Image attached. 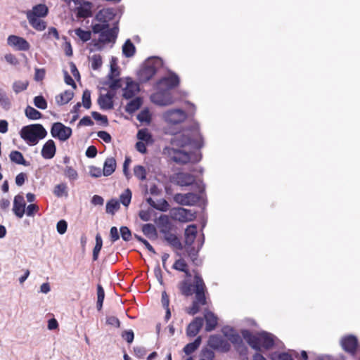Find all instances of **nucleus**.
I'll return each instance as SVG.
<instances>
[{"mask_svg":"<svg viewBox=\"0 0 360 360\" xmlns=\"http://www.w3.org/2000/svg\"><path fill=\"white\" fill-rule=\"evenodd\" d=\"M171 146L164 148V154L177 164L185 165L196 162L200 158L188 149H199L202 147L203 141L198 124H193L190 128L184 129L175 134L170 141Z\"/></svg>","mask_w":360,"mask_h":360,"instance_id":"nucleus-1","label":"nucleus"},{"mask_svg":"<svg viewBox=\"0 0 360 360\" xmlns=\"http://www.w3.org/2000/svg\"><path fill=\"white\" fill-rule=\"evenodd\" d=\"M92 31L95 34H99V37L97 41H93L91 44L94 46V49L101 50L106 44L115 42L118 27L115 25L110 28L106 23H95L92 25Z\"/></svg>","mask_w":360,"mask_h":360,"instance_id":"nucleus-2","label":"nucleus"},{"mask_svg":"<svg viewBox=\"0 0 360 360\" xmlns=\"http://www.w3.org/2000/svg\"><path fill=\"white\" fill-rule=\"evenodd\" d=\"M241 333L248 343L256 350H260L262 347L269 349L274 342V336L266 332L254 335L249 330H243Z\"/></svg>","mask_w":360,"mask_h":360,"instance_id":"nucleus-3","label":"nucleus"},{"mask_svg":"<svg viewBox=\"0 0 360 360\" xmlns=\"http://www.w3.org/2000/svg\"><path fill=\"white\" fill-rule=\"evenodd\" d=\"M20 134V137L30 146H35L39 140L47 135V131L41 124H32L23 127Z\"/></svg>","mask_w":360,"mask_h":360,"instance_id":"nucleus-4","label":"nucleus"},{"mask_svg":"<svg viewBox=\"0 0 360 360\" xmlns=\"http://www.w3.org/2000/svg\"><path fill=\"white\" fill-rule=\"evenodd\" d=\"M195 300L193 302L191 307L187 309V312L191 315L197 314L200 310V305H204L206 303L205 296V285L201 276L198 274L195 275Z\"/></svg>","mask_w":360,"mask_h":360,"instance_id":"nucleus-5","label":"nucleus"},{"mask_svg":"<svg viewBox=\"0 0 360 360\" xmlns=\"http://www.w3.org/2000/svg\"><path fill=\"white\" fill-rule=\"evenodd\" d=\"M72 129L62 124L61 122H55L52 124L51 134L61 141H67L72 135Z\"/></svg>","mask_w":360,"mask_h":360,"instance_id":"nucleus-6","label":"nucleus"},{"mask_svg":"<svg viewBox=\"0 0 360 360\" xmlns=\"http://www.w3.org/2000/svg\"><path fill=\"white\" fill-rule=\"evenodd\" d=\"M186 117L187 115L186 112L181 109L169 110L163 114L165 121L170 124L181 123Z\"/></svg>","mask_w":360,"mask_h":360,"instance_id":"nucleus-7","label":"nucleus"},{"mask_svg":"<svg viewBox=\"0 0 360 360\" xmlns=\"http://www.w3.org/2000/svg\"><path fill=\"white\" fill-rule=\"evenodd\" d=\"M150 98L153 103L158 105H169L174 103L171 94L163 89L153 94Z\"/></svg>","mask_w":360,"mask_h":360,"instance_id":"nucleus-8","label":"nucleus"},{"mask_svg":"<svg viewBox=\"0 0 360 360\" xmlns=\"http://www.w3.org/2000/svg\"><path fill=\"white\" fill-rule=\"evenodd\" d=\"M7 43L18 51H27L30 48V44L24 38L16 35H10L7 39Z\"/></svg>","mask_w":360,"mask_h":360,"instance_id":"nucleus-9","label":"nucleus"},{"mask_svg":"<svg viewBox=\"0 0 360 360\" xmlns=\"http://www.w3.org/2000/svg\"><path fill=\"white\" fill-rule=\"evenodd\" d=\"M125 86L123 88V97L126 99L133 98L139 91V85L131 78L124 79Z\"/></svg>","mask_w":360,"mask_h":360,"instance_id":"nucleus-10","label":"nucleus"},{"mask_svg":"<svg viewBox=\"0 0 360 360\" xmlns=\"http://www.w3.org/2000/svg\"><path fill=\"white\" fill-rule=\"evenodd\" d=\"M174 200L179 205L190 206L193 205L198 201V197L193 193H177L174 195Z\"/></svg>","mask_w":360,"mask_h":360,"instance_id":"nucleus-11","label":"nucleus"},{"mask_svg":"<svg viewBox=\"0 0 360 360\" xmlns=\"http://www.w3.org/2000/svg\"><path fill=\"white\" fill-rule=\"evenodd\" d=\"M49 8L44 4H39L26 12L27 18H44L48 15Z\"/></svg>","mask_w":360,"mask_h":360,"instance_id":"nucleus-12","label":"nucleus"},{"mask_svg":"<svg viewBox=\"0 0 360 360\" xmlns=\"http://www.w3.org/2000/svg\"><path fill=\"white\" fill-rule=\"evenodd\" d=\"M25 201L24 197L17 195L14 198L13 211L16 217L22 218L25 212Z\"/></svg>","mask_w":360,"mask_h":360,"instance_id":"nucleus-13","label":"nucleus"},{"mask_svg":"<svg viewBox=\"0 0 360 360\" xmlns=\"http://www.w3.org/2000/svg\"><path fill=\"white\" fill-rule=\"evenodd\" d=\"M193 175L186 172L177 173L174 176L175 183L180 186H188L195 182Z\"/></svg>","mask_w":360,"mask_h":360,"instance_id":"nucleus-14","label":"nucleus"},{"mask_svg":"<svg viewBox=\"0 0 360 360\" xmlns=\"http://www.w3.org/2000/svg\"><path fill=\"white\" fill-rule=\"evenodd\" d=\"M179 79L176 75L171 74L162 78L158 83L159 89H169L179 84Z\"/></svg>","mask_w":360,"mask_h":360,"instance_id":"nucleus-15","label":"nucleus"},{"mask_svg":"<svg viewBox=\"0 0 360 360\" xmlns=\"http://www.w3.org/2000/svg\"><path fill=\"white\" fill-rule=\"evenodd\" d=\"M77 7V15L79 18H88L91 16V8H92V4L84 0H81L80 4H78L76 5Z\"/></svg>","mask_w":360,"mask_h":360,"instance_id":"nucleus-16","label":"nucleus"},{"mask_svg":"<svg viewBox=\"0 0 360 360\" xmlns=\"http://www.w3.org/2000/svg\"><path fill=\"white\" fill-rule=\"evenodd\" d=\"M341 345L346 352L354 354L357 347V340L356 337L349 335L342 340Z\"/></svg>","mask_w":360,"mask_h":360,"instance_id":"nucleus-17","label":"nucleus"},{"mask_svg":"<svg viewBox=\"0 0 360 360\" xmlns=\"http://www.w3.org/2000/svg\"><path fill=\"white\" fill-rule=\"evenodd\" d=\"M115 13L112 8H104L101 10L96 16V20L98 23H106L112 20L115 17Z\"/></svg>","mask_w":360,"mask_h":360,"instance_id":"nucleus-18","label":"nucleus"},{"mask_svg":"<svg viewBox=\"0 0 360 360\" xmlns=\"http://www.w3.org/2000/svg\"><path fill=\"white\" fill-rule=\"evenodd\" d=\"M209 345L214 349L229 350V345L219 335H212L209 339Z\"/></svg>","mask_w":360,"mask_h":360,"instance_id":"nucleus-19","label":"nucleus"},{"mask_svg":"<svg viewBox=\"0 0 360 360\" xmlns=\"http://www.w3.org/2000/svg\"><path fill=\"white\" fill-rule=\"evenodd\" d=\"M56 151L55 143L53 140L47 141L41 149V155L45 159H51L54 157Z\"/></svg>","mask_w":360,"mask_h":360,"instance_id":"nucleus-20","label":"nucleus"},{"mask_svg":"<svg viewBox=\"0 0 360 360\" xmlns=\"http://www.w3.org/2000/svg\"><path fill=\"white\" fill-rule=\"evenodd\" d=\"M224 335L233 344L240 345L242 342L240 336L232 328L226 326L222 328Z\"/></svg>","mask_w":360,"mask_h":360,"instance_id":"nucleus-21","label":"nucleus"},{"mask_svg":"<svg viewBox=\"0 0 360 360\" xmlns=\"http://www.w3.org/2000/svg\"><path fill=\"white\" fill-rule=\"evenodd\" d=\"M203 323L202 318H195L188 326L186 330V334L189 337L195 336L200 331Z\"/></svg>","mask_w":360,"mask_h":360,"instance_id":"nucleus-22","label":"nucleus"},{"mask_svg":"<svg viewBox=\"0 0 360 360\" xmlns=\"http://www.w3.org/2000/svg\"><path fill=\"white\" fill-rule=\"evenodd\" d=\"M113 95L110 93L101 94L98 99V103L103 110H110L113 108Z\"/></svg>","mask_w":360,"mask_h":360,"instance_id":"nucleus-23","label":"nucleus"},{"mask_svg":"<svg viewBox=\"0 0 360 360\" xmlns=\"http://www.w3.org/2000/svg\"><path fill=\"white\" fill-rule=\"evenodd\" d=\"M204 316L206 321V330L211 331L214 330L217 325V317L208 310L205 311Z\"/></svg>","mask_w":360,"mask_h":360,"instance_id":"nucleus-24","label":"nucleus"},{"mask_svg":"<svg viewBox=\"0 0 360 360\" xmlns=\"http://www.w3.org/2000/svg\"><path fill=\"white\" fill-rule=\"evenodd\" d=\"M197 226L194 224L189 225L185 230V242L188 245H191L196 237Z\"/></svg>","mask_w":360,"mask_h":360,"instance_id":"nucleus-25","label":"nucleus"},{"mask_svg":"<svg viewBox=\"0 0 360 360\" xmlns=\"http://www.w3.org/2000/svg\"><path fill=\"white\" fill-rule=\"evenodd\" d=\"M116 168V161L114 158H108L103 165V173L105 176L111 175Z\"/></svg>","mask_w":360,"mask_h":360,"instance_id":"nucleus-26","label":"nucleus"},{"mask_svg":"<svg viewBox=\"0 0 360 360\" xmlns=\"http://www.w3.org/2000/svg\"><path fill=\"white\" fill-rule=\"evenodd\" d=\"M175 217L181 221H188L193 219L191 212L184 208H179L175 213Z\"/></svg>","mask_w":360,"mask_h":360,"instance_id":"nucleus-27","label":"nucleus"},{"mask_svg":"<svg viewBox=\"0 0 360 360\" xmlns=\"http://www.w3.org/2000/svg\"><path fill=\"white\" fill-rule=\"evenodd\" d=\"M180 291L185 296H189L195 293V281L193 285L189 283L187 281H184L180 284Z\"/></svg>","mask_w":360,"mask_h":360,"instance_id":"nucleus-28","label":"nucleus"},{"mask_svg":"<svg viewBox=\"0 0 360 360\" xmlns=\"http://www.w3.org/2000/svg\"><path fill=\"white\" fill-rule=\"evenodd\" d=\"M156 73V69L151 65L146 66L140 72V77L143 82H146L152 78Z\"/></svg>","mask_w":360,"mask_h":360,"instance_id":"nucleus-29","label":"nucleus"},{"mask_svg":"<svg viewBox=\"0 0 360 360\" xmlns=\"http://www.w3.org/2000/svg\"><path fill=\"white\" fill-rule=\"evenodd\" d=\"M74 96V93L71 90L65 91L59 96L56 97V101L58 105H65L68 103Z\"/></svg>","mask_w":360,"mask_h":360,"instance_id":"nucleus-30","label":"nucleus"},{"mask_svg":"<svg viewBox=\"0 0 360 360\" xmlns=\"http://www.w3.org/2000/svg\"><path fill=\"white\" fill-rule=\"evenodd\" d=\"M137 139L146 144H152L153 142L152 135L147 129H141L138 131Z\"/></svg>","mask_w":360,"mask_h":360,"instance_id":"nucleus-31","label":"nucleus"},{"mask_svg":"<svg viewBox=\"0 0 360 360\" xmlns=\"http://www.w3.org/2000/svg\"><path fill=\"white\" fill-rule=\"evenodd\" d=\"M9 156H10L11 160L18 165H22L24 166L30 165V163L24 159L22 154L19 151H17V150L12 151L10 153Z\"/></svg>","mask_w":360,"mask_h":360,"instance_id":"nucleus-32","label":"nucleus"},{"mask_svg":"<svg viewBox=\"0 0 360 360\" xmlns=\"http://www.w3.org/2000/svg\"><path fill=\"white\" fill-rule=\"evenodd\" d=\"M30 25L38 31H43L46 27L45 21L38 18H27Z\"/></svg>","mask_w":360,"mask_h":360,"instance_id":"nucleus-33","label":"nucleus"},{"mask_svg":"<svg viewBox=\"0 0 360 360\" xmlns=\"http://www.w3.org/2000/svg\"><path fill=\"white\" fill-rule=\"evenodd\" d=\"M143 234L149 239H155L157 237V231L155 226L152 224H146L142 226Z\"/></svg>","mask_w":360,"mask_h":360,"instance_id":"nucleus-34","label":"nucleus"},{"mask_svg":"<svg viewBox=\"0 0 360 360\" xmlns=\"http://www.w3.org/2000/svg\"><path fill=\"white\" fill-rule=\"evenodd\" d=\"M141 99L136 98L130 101L125 106V110L129 113H132L137 110L141 105Z\"/></svg>","mask_w":360,"mask_h":360,"instance_id":"nucleus-35","label":"nucleus"},{"mask_svg":"<svg viewBox=\"0 0 360 360\" xmlns=\"http://www.w3.org/2000/svg\"><path fill=\"white\" fill-rule=\"evenodd\" d=\"M165 239L172 246L179 249L181 248V244L175 234L170 232H166L165 233Z\"/></svg>","mask_w":360,"mask_h":360,"instance_id":"nucleus-36","label":"nucleus"},{"mask_svg":"<svg viewBox=\"0 0 360 360\" xmlns=\"http://www.w3.org/2000/svg\"><path fill=\"white\" fill-rule=\"evenodd\" d=\"M75 34L81 40L82 42H86L91 38V32L90 31H86L82 28H77L73 30Z\"/></svg>","mask_w":360,"mask_h":360,"instance_id":"nucleus-37","label":"nucleus"},{"mask_svg":"<svg viewBox=\"0 0 360 360\" xmlns=\"http://www.w3.org/2000/svg\"><path fill=\"white\" fill-rule=\"evenodd\" d=\"M201 342V338L198 337L194 342L187 344L184 348V352L187 354L193 353L200 346Z\"/></svg>","mask_w":360,"mask_h":360,"instance_id":"nucleus-38","label":"nucleus"},{"mask_svg":"<svg viewBox=\"0 0 360 360\" xmlns=\"http://www.w3.org/2000/svg\"><path fill=\"white\" fill-rule=\"evenodd\" d=\"M25 113L30 120H39L41 117V113L39 111L30 105L25 108Z\"/></svg>","mask_w":360,"mask_h":360,"instance_id":"nucleus-39","label":"nucleus"},{"mask_svg":"<svg viewBox=\"0 0 360 360\" xmlns=\"http://www.w3.org/2000/svg\"><path fill=\"white\" fill-rule=\"evenodd\" d=\"M53 193L56 196L60 198L68 196V186L65 183L57 184L54 187Z\"/></svg>","mask_w":360,"mask_h":360,"instance_id":"nucleus-40","label":"nucleus"},{"mask_svg":"<svg viewBox=\"0 0 360 360\" xmlns=\"http://www.w3.org/2000/svg\"><path fill=\"white\" fill-rule=\"evenodd\" d=\"M134 176L141 181L146 179L147 172L146 168L142 165H136L133 169Z\"/></svg>","mask_w":360,"mask_h":360,"instance_id":"nucleus-41","label":"nucleus"},{"mask_svg":"<svg viewBox=\"0 0 360 360\" xmlns=\"http://www.w3.org/2000/svg\"><path fill=\"white\" fill-rule=\"evenodd\" d=\"M122 52L126 57H131L134 56L135 52V46L129 39L127 40L124 44L122 46Z\"/></svg>","mask_w":360,"mask_h":360,"instance_id":"nucleus-42","label":"nucleus"},{"mask_svg":"<svg viewBox=\"0 0 360 360\" xmlns=\"http://www.w3.org/2000/svg\"><path fill=\"white\" fill-rule=\"evenodd\" d=\"M95 239H96V245H95V247L93 250V259L94 261L97 260L98 254H99V252L102 248V245H103V240H102V238L100 236V234H97L96 236Z\"/></svg>","mask_w":360,"mask_h":360,"instance_id":"nucleus-43","label":"nucleus"},{"mask_svg":"<svg viewBox=\"0 0 360 360\" xmlns=\"http://www.w3.org/2000/svg\"><path fill=\"white\" fill-rule=\"evenodd\" d=\"M120 209V202L114 199L110 200L106 204V212L114 214Z\"/></svg>","mask_w":360,"mask_h":360,"instance_id":"nucleus-44","label":"nucleus"},{"mask_svg":"<svg viewBox=\"0 0 360 360\" xmlns=\"http://www.w3.org/2000/svg\"><path fill=\"white\" fill-rule=\"evenodd\" d=\"M104 297H105L104 290L101 285H98L96 307H97V309L98 311H100L102 309Z\"/></svg>","mask_w":360,"mask_h":360,"instance_id":"nucleus-45","label":"nucleus"},{"mask_svg":"<svg viewBox=\"0 0 360 360\" xmlns=\"http://www.w3.org/2000/svg\"><path fill=\"white\" fill-rule=\"evenodd\" d=\"M131 199V192L129 188L126 189L124 192L120 195V197L121 203L126 207H127L129 205Z\"/></svg>","mask_w":360,"mask_h":360,"instance_id":"nucleus-46","label":"nucleus"},{"mask_svg":"<svg viewBox=\"0 0 360 360\" xmlns=\"http://www.w3.org/2000/svg\"><path fill=\"white\" fill-rule=\"evenodd\" d=\"M0 105L5 109H8L11 106V102L6 93L0 89Z\"/></svg>","mask_w":360,"mask_h":360,"instance_id":"nucleus-47","label":"nucleus"},{"mask_svg":"<svg viewBox=\"0 0 360 360\" xmlns=\"http://www.w3.org/2000/svg\"><path fill=\"white\" fill-rule=\"evenodd\" d=\"M91 68L94 70H98L102 65V58L101 56L98 54L93 55L91 58Z\"/></svg>","mask_w":360,"mask_h":360,"instance_id":"nucleus-48","label":"nucleus"},{"mask_svg":"<svg viewBox=\"0 0 360 360\" xmlns=\"http://www.w3.org/2000/svg\"><path fill=\"white\" fill-rule=\"evenodd\" d=\"M28 86V83L27 82L23 81H15L13 84V89L16 93L18 94L27 89Z\"/></svg>","mask_w":360,"mask_h":360,"instance_id":"nucleus-49","label":"nucleus"},{"mask_svg":"<svg viewBox=\"0 0 360 360\" xmlns=\"http://www.w3.org/2000/svg\"><path fill=\"white\" fill-rule=\"evenodd\" d=\"M173 268L178 271L185 272L188 276H191L190 274L187 271L186 264L184 259L176 260L173 265Z\"/></svg>","mask_w":360,"mask_h":360,"instance_id":"nucleus-50","label":"nucleus"},{"mask_svg":"<svg viewBox=\"0 0 360 360\" xmlns=\"http://www.w3.org/2000/svg\"><path fill=\"white\" fill-rule=\"evenodd\" d=\"M34 105L41 110H44L47 108V103L42 96H35L34 98Z\"/></svg>","mask_w":360,"mask_h":360,"instance_id":"nucleus-51","label":"nucleus"},{"mask_svg":"<svg viewBox=\"0 0 360 360\" xmlns=\"http://www.w3.org/2000/svg\"><path fill=\"white\" fill-rule=\"evenodd\" d=\"M137 119L141 122L149 123L150 121V114L148 110H141L137 115Z\"/></svg>","mask_w":360,"mask_h":360,"instance_id":"nucleus-52","label":"nucleus"},{"mask_svg":"<svg viewBox=\"0 0 360 360\" xmlns=\"http://www.w3.org/2000/svg\"><path fill=\"white\" fill-rule=\"evenodd\" d=\"M83 105L85 108L89 109L91 107V94L89 90H85L82 95Z\"/></svg>","mask_w":360,"mask_h":360,"instance_id":"nucleus-53","label":"nucleus"},{"mask_svg":"<svg viewBox=\"0 0 360 360\" xmlns=\"http://www.w3.org/2000/svg\"><path fill=\"white\" fill-rule=\"evenodd\" d=\"M65 175L70 180H75L78 177L77 172L71 167H67L64 171Z\"/></svg>","mask_w":360,"mask_h":360,"instance_id":"nucleus-54","label":"nucleus"},{"mask_svg":"<svg viewBox=\"0 0 360 360\" xmlns=\"http://www.w3.org/2000/svg\"><path fill=\"white\" fill-rule=\"evenodd\" d=\"M120 235L124 241H129L131 238V231L127 226L120 228Z\"/></svg>","mask_w":360,"mask_h":360,"instance_id":"nucleus-55","label":"nucleus"},{"mask_svg":"<svg viewBox=\"0 0 360 360\" xmlns=\"http://www.w3.org/2000/svg\"><path fill=\"white\" fill-rule=\"evenodd\" d=\"M110 82H109V87L112 89H117L122 86V82L124 81L120 79L112 78L110 79Z\"/></svg>","mask_w":360,"mask_h":360,"instance_id":"nucleus-56","label":"nucleus"},{"mask_svg":"<svg viewBox=\"0 0 360 360\" xmlns=\"http://www.w3.org/2000/svg\"><path fill=\"white\" fill-rule=\"evenodd\" d=\"M119 71L117 70L116 63L114 59H112L110 64V74L109 75V79L117 77L119 76Z\"/></svg>","mask_w":360,"mask_h":360,"instance_id":"nucleus-57","label":"nucleus"},{"mask_svg":"<svg viewBox=\"0 0 360 360\" xmlns=\"http://www.w3.org/2000/svg\"><path fill=\"white\" fill-rule=\"evenodd\" d=\"M89 173L93 177H100L103 175V170L100 167L91 166L89 167Z\"/></svg>","mask_w":360,"mask_h":360,"instance_id":"nucleus-58","label":"nucleus"},{"mask_svg":"<svg viewBox=\"0 0 360 360\" xmlns=\"http://www.w3.org/2000/svg\"><path fill=\"white\" fill-rule=\"evenodd\" d=\"M39 207L35 204L29 205L25 209L26 214L29 217H32L34 214L38 212Z\"/></svg>","mask_w":360,"mask_h":360,"instance_id":"nucleus-59","label":"nucleus"},{"mask_svg":"<svg viewBox=\"0 0 360 360\" xmlns=\"http://www.w3.org/2000/svg\"><path fill=\"white\" fill-rule=\"evenodd\" d=\"M68 224L65 220H60L57 223V231L60 234H64L67 231Z\"/></svg>","mask_w":360,"mask_h":360,"instance_id":"nucleus-60","label":"nucleus"},{"mask_svg":"<svg viewBox=\"0 0 360 360\" xmlns=\"http://www.w3.org/2000/svg\"><path fill=\"white\" fill-rule=\"evenodd\" d=\"M155 209L165 212L169 209V204L165 200H160L156 203Z\"/></svg>","mask_w":360,"mask_h":360,"instance_id":"nucleus-61","label":"nucleus"},{"mask_svg":"<svg viewBox=\"0 0 360 360\" xmlns=\"http://www.w3.org/2000/svg\"><path fill=\"white\" fill-rule=\"evenodd\" d=\"M122 337L128 342L131 343L134 340V335L131 330H125L122 333Z\"/></svg>","mask_w":360,"mask_h":360,"instance_id":"nucleus-62","label":"nucleus"},{"mask_svg":"<svg viewBox=\"0 0 360 360\" xmlns=\"http://www.w3.org/2000/svg\"><path fill=\"white\" fill-rule=\"evenodd\" d=\"M97 136L105 143H110L111 141V136L107 131H100L97 133Z\"/></svg>","mask_w":360,"mask_h":360,"instance_id":"nucleus-63","label":"nucleus"},{"mask_svg":"<svg viewBox=\"0 0 360 360\" xmlns=\"http://www.w3.org/2000/svg\"><path fill=\"white\" fill-rule=\"evenodd\" d=\"M110 240L112 243L115 242L120 238L118 230L115 226H112L110 231Z\"/></svg>","mask_w":360,"mask_h":360,"instance_id":"nucleus-64","label":"nucleus"}]
</instances>
